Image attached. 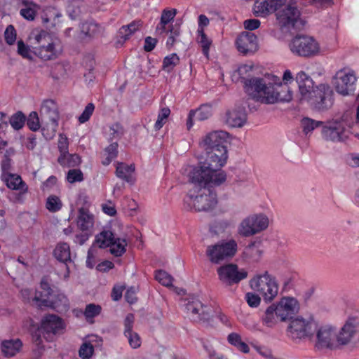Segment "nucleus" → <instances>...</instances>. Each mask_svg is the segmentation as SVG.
Returning a JSON list of instances; mask_svg holds the SVG:
<instances>
[{"label":"nucleus","instance_id":"14","mask_svg":"<svg viewBox=\"0 0 359 359\" xmlns=\"http://www.w3.org/2000/svg\"><path fill=\"white\" fill-rule=\"evenodd\" d=\"M316 324L313 320L297 318L291 320L287 328L289 335L294 339H302L313 337Z\"/></svg>","mask_w":359,"mask_h":359},{"label":"nucleus","instance_id":"20","mask_svg":"<svg viewBox=\"0 0 359 359\" xmlns=\"http://www.w3.org/2000/svg\"><path fill=\"white\" fill-rule=\"evenodd\" d=\"M229 137V133L223 130H217L208 133L200 142L203 149H226L224 143Z\"/></svg>","mask_w":359,"mask_h":359},{"label":"nucleus","instance_id":"25","mask_svg":"<svg viewBox=\"0 0 359 359\" xmlns=\"http://www.w3.org/2000/svg\"><path fill=\"white\" fill-rule=\"evenodd\" d=\"M212 114V106L209 104H201L196 110H191L189 113L187 126L190 129L193 126V118H195L197 121H205L208 119Z\"/></svg>","mask_w":359,"mask_h":359},{"label":"nucleus","instance_id":"49","mask_svg":"<svg viewBox=\"0 0 359 359\" xmlns=\"http://www.w3.org/2000/svg\"><path fill=\"white\" fill-rule=\"evenodd\" d=\"M46 206L50 212H55L61 209L62 203L57 196L52 195L48 197Z\"/></svg>","mask_w":359,"mask_h":359},{"label":"nucleus","instance_id":"23","mask_svg":"<svg viewBox=\"0 0 359 359\" xmlns=\"http://www.w3.org/2000/svg\"><path fill=\"white\" fill-rule=\"evenodd\" d=\"M283 0H256L253 6V13L257 17H265L276 12L278 6Z\"/></svg>","mask_w":359,"mask_h":359},{"label":"nucleus","instance_id":"61","mask_svg":"<svg viewBox=\"0 0 359 359\" xmlns=\"http://www.w3.org/2000/svg\"><path fill=\"white\" fill-rule=\"evenodd\" d=\"M125 336L128 338L129 344L133 348H137L140 346V338L137 333L132 332L125 334Z\"/></svg>","mask_w":359,"mask_h":359},{"label":"nucleus","instance_id":"4","mask_svg":"<svg viewBox=\"0 0 359 359\" xmlns=\"http://www.w3.org/2000/svg\"><path fill=\"white\" fill-rule=\"evenodd\" d=\"M64 329V323L61 318L54 314L45 316L41 327L32 334V341L39 350L44 348L42 338L48 341H53L55 336Z\"/></svg>","mask_w":359,"mask_h":359},{"label":"nucleus","instance_id":"34","mask_svg":"<svg viewBox=\"0 0 359 359\" xmlns=\"http://www.w3.org/2000/svg\"><path fill=\"white\" fill-rule=\"evenodd\" d=\"M53 255L60 262L67 264L71 262V253L69 245L66 243H62L57 245Z\"/></svg>","mask_w":359,"mask_h":359},{"label":"nucleus","instance_id":"56","mask_svg":"<svg viewBox=\"0 0 359 359\" xmlns=\"http://www.w3.org/2000/svg\"><path fill=\"white\" fill-rule=\"evenodd\" d=\"M5 41L9 45H12L16 40V32L12 25H8L4 32Z\"/></svg>","mask_w":359,"mask_h":359},{"label":"nucleus","instance_id":"26","mask_svg":"<svg viewBox=\"0 0 359 359\" xmlns=\"http://www.w3.org/2000/svg\"><path fill=\"white\" fill-rule=\"evenodd\" d=\"M244 84L246 90L252 95L253 99L258 101V97L262 95L266 86L264 80L261 78H252L250 79H244Z\"/></svg>","mask_w":359,"mask_h":359},{"label":"nucleus","instance_id":"16","mask_svg":"<svg viewBox=\"0 0 359 359\" xmlns=\"http://www.w3.org/2000/svg\"><path fill=\"white\" fill-rule=\"evenodd\" d=\"M217 273L219 280L226 286L239 283L248 277V272L244 269H239L234 264H228L218 268Z\"/></svg>","mask_w":359,"mask_h":359},{"label":"nucleus","instance_id":"62","mask_svg":"<svg viewBox=\"0 0 359 359\" xmlns=\"http://www.w3.org/2000/svg\"><path fill=\"white\" fill-rule=\"evenodd\" d=\"M135 317L133 313H128L124 320V334L132 332Z\"/></svg>","mask_w":359,"mask_h":359},{"label":"nucleus","instance_id":"47","mask_svg":"<svg viewBox=\"0 0 359 359\" xmlns=\"http://www.w3.org/2000/svg\"><path fill=\"white\" fill-rule=\"evenodd\" d=\"M323 124L322 121H317L310 118H304L301 121L302 128L306 134L313 131L315 128Z\"/></svg>","mask_w":359,"mask_h":359},{"label":"nucleus","instance_id":"2","mask_svg":"<svg viewBox=\"0 0 359 359\" xmlns=\"http://www.w3.org/2000/svg\"><path fill=\"white\" fill-rule=\"evenodd\" d=\"M192 188L184 198V205L187 210L195 211H208L217 204V195L210 188L215 186L210 180L201 178L198 182L194 181L189 177Z\"/></svg>","mask_w":359,"mask_h":359},{"label":"nucleus","instance_id":"27","mask_svg":"<svg viewBox=\"0 0 359 359\" xmlns=\"http://www.w3.org/2000/svg\"><path fill=\"white\" fill-rule=\"evenodd\" d=\"M296 81L298 84L301 95L304 98H307V95L313 89V81L312 79L304 72L302 71L297 74Z\"/></svg>","mask_w":359,"mask_h":359},{"label":"nucleus","instance_id":"57","mask_svg":"<svg viewBox=\"0 0 359 359\" xmlns=\"http://www.w3.org/2000/svg\"><path fill=\"white\" fill-rule=\"evenodd\" d=\"M177 14V10L172 8L171 10L164 9L162 11L161 16V21L162 24H169L175 17Z\"/></svg>","mask_w":359,"mask_h":359},{"label":"nucleus","instance_id":"9","mask_svg":"<svg viewBox=\"0 0 359 359\" xmlns=\"http://www.w3.org/2000/svg\"><path fill=\"white\" fill-rule=\"evenodd\" d=\"M251 287L258 292L266 302L272 301L278 294V286L267 271L250 280Z\"/></svg>","mask_w":359,"mask_h":359},{"label":"nucleus","instance_id":"19","mask_svg":"<svg viewBox=\"0 0 359 359\" xmlns=\"http://www.w3.org/2000/svg\"><path fill=\"white\" fill-rule=\"evenodd\" d=\"M281 88V91H278L274 86L266 85L262 95L258 97V102L264 104H273L278 102H290L292 99V95L287 86H278Z\"/></svg>","mask_w":359,"mask_h":359},{"label":"nucleus","instance_id":"39","mask_svg":"<svg viewBox=\"0 0 359 359\" xmlns=\"http://www.w3.org/2000/svg\"><path fill=\"white\" fill-rule=\"evenodd\" d=\"M114 233L111 231H102L96 236V242L101 248L109 247L116 239Z\"/></svg>","mask_w":359,"mask_h":359},{"label":"nucleus","instance_id":"6","mask_svg":"<svg viewBox=\"0 0 359 359\" xmlns=\"http://www.w3.org/2000/svg\"><path fill=\"white\" fill-rule=\"evenodd\" d=\"M34 41L33 52L41 60L47 61L57 57V44L46 31H40L34 36Z\"/></svg>","mask_w":359,"mask_h":359},{"label":"nucleus","instance_id":"21","mask_svg":"<svg viewBox=\"0 0 359 359\" xmlns=\"http://www.w3.org/2000/svg\"><path fill=\"white\" fill-rule=\"evenodd\" d=\"M236 44L239 52L246 55L257 50V38L249 32H243L236 39Z\"/></svg>","mask_w":359,"mask_h":359},{"label":"nucleus","instance_id":"45","mask_svg":"<svg viewBox=\"0 0 359 359\" xmlns=\"http://www.w3.org/2000/svg\"><path fill=\"white\" fill-rule=\"evenodd\" d=\"M101 311V306L91 303L86 305L83 314L87 321H89L90 319L99 316Z\"/></svg>","mask_w":359,"mask_h":359},{"label":"nucleus","instance_id":"59","mask_svg":"<svg viewBox=\"0 0 359 359\" xmlns=\"http://www.w3.org/2000/svg\"><path fill=\"white\" fill-rule=\"evenodd\" d=\"M110 135L111 139L120 138L124 133L123 126L119 123H115L110 127Z\"/></svg>","mask_w":359,"mask_h":359},{"label":"nucleus","instance_id":"3","mask_svg":"<svg viewBox=\"0 0 359 359\" xmlns=\"http://www.w3.org/2000/svg\"><path fill=\"white\" fill-rule=\"evenodd\" d=\"M299 311V304L294 297H284L277 304L269 306L262 316L263 323L268 327L274 326L278 320H290Z\"/></svg>","mask_w":359,"mask_h":359},{"label":"nucleus","instance_id":"24","mask_svg":"<svg viewBox=\"0 0 359 359\" xmlns=\"http://www.w3.org/2000/svg\"><path fill=\"white\" fill-rule=\"evenodd\" d=\"M247 121L245 109L238 107L228 110L225 114V123L231 128H241Z\"/></svg>","mask_w":359,"mask_h":359},{"label":"nucleus","instance_id":"60","mask_svg":"<svg viewBox=\"0 0 359 359\" xmlns=\"http://www.w3.org/2000/svg\"><path fill=\"white\" fill-rule=\"evenodd\" d=\"M245 299L250 307H257L261 301L259 296L252 292L246 293Z\"/></svg>","mask_w":359,"mask_h":359},{"label":"nucleus","instance_id":"41","mask_svg":"<svg viewBox=\"0 0 359 359\" xmlns=\"http://www.w3.org/2000/svg\"><path fill=\"white\" fill-rule=\"evenodd\" d=\"M81 31L86 36L94 37L100 33V27L95 22H86L81 25Z\"/></svg>","mask_w":359,"mask_h":359},{"label":"nucleus","instance_id":"40","mask_svg":"<svg viewBox=\"0 0 359 359\" xmlns=\"http://www.w3.org/2000/svg\"><path fill=\"white\" fill-rule=\"evenodd\" d=\"M127 242L124 238H116L109 246L110 252L116 257L121 256L126 250Z\"/></svg>","mask_w":359,"mask_h":359},{"label":"nucleus","instance_id":"1","mask_svg":"<svg viewBox=\"0 0 359 359\" xmlns=\"http://www.w3.org/2000/svg\"><path fill=\"white\" fill-rule=\"evenodd\" d=\"M206 151L205 160L200 167L194 168L189 173L194 181L198 182L201 178H207L215 185H220L226 179V175L220 168L226 163L228 155L226 149H204Z\"/></svg>","mask_w":359,"mask_h":359},{"label":"nucleus","instance_id":"18","mask_svg":"<svg viewBox=\"0 0 359 359\" xmlns=\"http://www.w3.org/2000/svg\"><path fill=\"white\" fill-rule=\"evenodd\" d=\"M322 136L326 141L343 142L348 137L349 131L343 121L329 122L322 128Z\"/></svg>","mask_w":359,"mask_h":359},{"label":"nucleus","instance_id":"42","mask_svg":"<svg viewBox=\"0 0 359 359\" xmlns=\"http://www.w3.org/2000/svg\"><path fill=\"white\" fill-rule=\"evenodd\" d=\"M180 62V58L176 53L166 56L163 61L162 69L168 72H171Z\"/></svg>","mask_w":359,"mask_h":359},{"label":"nucleus","instance_id":"31","mask_svg":"<svg viewBox=\"0 0 359 359\" xmlns=\"http://www.w3.org/2000/svg\"><path fill=\"white\" fill-rule=\"evenodd\" d=\"M135 172V165L131 164L130 165L123 163H118L116 168V175L118 178H121L128 183L133 184L134 179L133 174Z\"/></svg>","mask_w":359,"mask_h":359},{"label":"nucleus","instance_id":"36","mask_svg":"<svg viewBox=\"0 0 359 359\" xmlns=\"http://www.w3.org/2000/svg\"><path fill=\"white\" fill-rule=\"evenodd\" d=\"M6 185L8 188L19 190L20 191V196L25 194L27 191V186L22 181L19 175H11L6 180Z\"/></svg>","mask_w":359,"mask_h":359},{"label":"nucleus","instance_id":"63","mask_svg":"<svg viewBox=\"0 0 359 359\" xmlns=\"http://www.w3.org/2000/svg\"><path fill=\"white\" fill-rule=\"evenodd\" d=\"M131 32H130L126 27H125V25L122 26L117 34V38H118V43H123L126 40H128L131 36Z\"/></svg>","mask_w":359,"mask_h":359},{"label":"nucleus","instance_id":"52","mask_svg":"<svg viewBox=\"0 0 359 359\" xmlns=\"http://www.w3.org/2000/svg\"><path fill=\"white\" fill-rule=\"evenodd\" d=\"M67 180L71 184L82 182L83 174L79 169H71L67 172Z\"/></svg>","mask_w":359,"mask_h":359},{"label":"nucleus","instance_id":"12","mask_svg":"<svg viewBox=\"0 0 359 359\" xmlns=\"http://www.w3.org/2000/svg\"><path fill=\"white\" fill-rule=\"evenodd\" d=\"M337 330L330 325L320 327L315 335L314 348L317 351L337 348Z\"/></svg>","mask_w":359,"mask_h":359},{"label":"nucleus","instance_id":"32","mask_svg":"<svg viewBox=\"0 0 359 359\" xmlns=\"http://www.w3.org/2000/svg\"><path fill=\"white\" fill-rule=\"evenodd\" d=\"M77 224L82 231L88 230L93 226V216L87 208H79Z\"/></svg>","mask_w":359,"mask_h":359},{"label":"nucleus","instance_id":"35","mask_svg":"<svg viewBox=\"0 0 359 359\" xmlns=\"http://www.w3.org/2000/svg\"><path fill=\"white\" fill-rule=\"evenodd\" d=\"M41 291L36 292L35 297L33 298V302H35L37 306L39 303H41L43 298L49 299L50 297H52V294L54 293V291L50 287V285L46 278H43L41 279Z\"/></svg>","mask_w":359,"mask_h":359},{"label":"nucleus","instance_id":"11","mask_svg":"<svg viewBox=\"0 0 359 359\" xmlns=\"http://www.w3.org/2000/svg\"><path fill=\"white\" fill-rule=\"evenodd\" d=\"M289 47L292 53L300 57H311L319 51L318 42L306 35H297L290 41Z\"/></svg>","mask_w":359,"mask_h":359},{"label":"nucleus","instance_id":"44","mask_svg":"<svg viewBox=\"0 0 359 359\" xmlns=\"http://www.w3.org/2000/svg\"><path fill=\"white\" fill-rule=\"evenodd\" d=\"M197 40L202 47L203 54L208 56L212 41L208 38L207 35L204 32L203 29H198Z\"/></svg>","mask_w":359,"mask_h":359},{"label":"nucleus","instance_id":"22","mask_svg":"<svg viewBox=\"0 0 359 359\" xmlns=\"http://www.w3.org/2000/svg\"><path fill=\"white\" fill-rule=\"evenodd\" d=\"M38 307H50L57 312L67 310L69 308L68 299L64 294L53 293L50 298H43L41 303L38 304Z\"/></svg>","mask_w":359,"mask_h":359},{"label":"nucleus","instance_id":"8","mask_svg":"<svg viewBox=\"0 0 359 359\" xmlns=\"http://www.w3.org/2000/svg\"><path fill=\"white\" fill-rule=\"evenodd\" d=\"M41 114L48 119L46 126L41 128L42 135L46 140H50L55 135L60 119L56 102L53 100H44L41 107Z\"/></svg>","mask_w":359,"mask_h":359},{"label":"nucleus","instance_id":"50","mask_svg":"<svg viewBox=\"0 0 359 359\" xmlns=\"http://www.w3.org/2000/svg\"><path fill=\"white\" fill-rule=\"evenodd\" d=\"M170 114V110L168 107H164L161 109L158 115V118L154 125V128L156 130H160L163 126Z\"/></svg>","mask_w":359,"mask_h":359},{"label":"nucleus","instance_id":"58","mask_svg":"<svg viewBox=\"0 0 359 359\" xmlns=\"http://www.w3.org/2000/svg\"><path fill=\"white\" fill-rule=\"evenodd\" d=\"M18 53L24 58L32 59L29 47L22 40L18 41Z\"/></svg>","mask_w":359,"mask_h":359},{"label":"nucleus","instance_id":"55","mask_svg":"<svg viewBox=\"0 0 359 359\" xmlns=\"http://www.w3.org/2000/svg\"><path fill=\"white\" fill-rule=\"evenodd\" d=\"M95 109V105L93 103H88L85 107L83 111L79 117V121L84 123L88 121L92 116Z\"/></svg>","mask_w":359,"mask_h":359},{"label":"nucleus","instance_id":"43","mask_svg":"<svg viewBox=\"0 0 359 359\" xmlns=\"http://www.w3.org/2000/svg\"><path fill=\"white\" fill-rule=\"evenodd\" d=\"M118 147L117 142H113L105 148L104 151L107 156L102 161L104 165H109L112 160L116 158L118 155Z\"/></svg>","mask_w":359,"mask_h":359},{"label":"nucleus","instance_id":"17","mask_svg":"<svg viewBox=\"0 0 359 359\" xmlns=\"http://www.w3.org/2000/svg\"><path fill=\"white\" fill-rule=\"evenodd\" d=\"M269 219L264 215H254L245 219L239 227L240 234L244 236L255 235L268 227Z\"/></svg>","mask_w":359,"mask_h":359},{"label":"nucleus","instance_id":"54","mask_svg":"<svg viewBox=\"0 0 359 359\" xmlns=\"http://www.w3.org/2000/svg\"><path fill=\"white\" fill-rule=\"evenodd\" d=\"M57 147L60 153V156L67 155L69 153V141L65 135L60 134Z\"/></svg>","mask_w":359,"mask_h":359},{"label":"nucleus","instance_id":"33","mask_svg":"<svg viewBox=\"0 0 359 359\" xmlns=\"http://www.w3.org/2000/svg\"><path fill=\"white\" fill-rule=\"evenodd\" d=\"M355 330L351 323H346L339 333L337 332V348L339 345L348 344L353 337Z\"/></svg>","mask_w":359,"mask_h":359},{"label":"nucleus","instance_id":"53","mask_svg":"<svg viewBox=\"0 0 359 359\" xmlns=\"http://www.w3.org/2000/svg\"><path fill=\"white\" fill-rule=\"evenodd\" d=\"M170 36L167 40V46H172L176 41V38L180 34V27L179 25L169 26Z\"/></svg>","mask_w":359,"mask_h":359},{"label":"nucleus","instance_id":"7","mask_svg":"<svg viewBox=\"0 0 359 359\" xmlns=\"http://www.w3.org/2000/svg\"><path fill=\"white\" fill-rule=\"evenodd\" d=\"M238 245L236 241L231 239L222 241L207 247L206 256L213 264L231 259L236 253Z\"/></svg>","mask_w":359,"mask_h":359},{"label":"nucleus","instance_id":"5","mask_svg":"<svg viewBox=\"0 0 359 359\" xmlns=\"http://www.w3.org/2000/svg\"><path fill=\"white\" fill-rule=\"evenodd\" d=\"M301 13L295 0H283L276 10V16L279 25L287 29H296L302 25Z\"/></svg>","mask_w":359,"mask_h":359},{"label":"nucleus","instance_id":"37","mask_svg":"<svg viewBox=\"0 0 359 359\" xmlns=\"http://www.w3.org/2000/svg\"><path fill=\"white\" fill-rule=\"evenodd\" d=\"M22 3L25 8L20 10V15L26 20H33L39 7L29 0H22Z\"/></svg>","mask_w":359,"mask_h":359},{"label":"nucleus","instance_id":"64","mask_svg":"<svg viewBox=\"0 0 359 359\" xmlns=\"http://www.w3.org/2000/svg\"><path fill=\"white\" fill-rule=\"evenodd\" d=\"M243 25L245 29L252 31L260 26V21L257 19H249L244 21Z\"/></svg>","mask_w":359,"mask_h":359},{"label":"nucleus","instance_id":"38","mask_svg":"<svg viewBox=\"0 0 359 359\" xmlns=\"http://www.w3.org/2000/svg\"><path fill=\"white\" fill-rule=\"evenodd\" d=\"M57 162L62 167L74 168L79 165L81 163V158L76 154H71L67 153V155L60 156Z\"/></svg>","mask_w":359,"mask_h":359},{"label":"nucleus","instance_id":"13","mask_svg":"<svg viewBox=\"0 0 359 359\" xmlns=\"http://www.w3.org/2000/svg\"><path fill=\"white\" fill-rule=\"evenodd\" d=\"M357 77L353 70L345 69L338 71L333 78V85L336 91L346 96L353 93L355 89Z\"/></svg>","mask_w":359,"mask_h":359},{"label":"nucleus","instance_id":"30","mask_svg":"<svg viewBox=\"0 0 359 359\" xmlns=\"http://www.w3.org/2000/svg\"><path fill=\"white\" fill-rule=\"evenodd\" d=\"M22 346V343L19 339L3 341L1 351L6 357L14 356L18 353Z\"/></svg>","mask_w":359,"mask_h":359},{"label":"nucleus","instance_id":"28","mask_svg":"<svg viewBox=\"0 0 359 359\" xmlns=\"http://www.w3.org/2000/svg\"><path fill=\"white\" fill-rule=\"evenodd\" d=\"M262 250L261 248V243L254 241L250 243L245 247L243 251V256L245 259L249 262H258L262 257Z\"/></svg>","mask_w":359,"mask_h":359},{"label":"nucleus","instance_id":"10","mask_svg":"<svg viewBox=\"0 0 359 359\" xmlns=\"http://www.w3.org/2000/svg\"><path fill=\"white\" fill-rule=\"evenodd\" d=\"M333 90L328 84H320L307 95L311 104L318 111L330 108L334 102Z\"/></svg>","mask_w":359,"mask_h":359},{"label":"nucleus","instance_id":"46","mask_svg":"<svg viewBox=\"0 0 359 359\" xmlns=\"http://www.w3.org/2000/svg\"><path fill=\"white\" fill-rule=\"evenodd\" d=\"M26 121V116L21 111L14 114L9 119L11 126L15 129H21Z\"/></svg>","mask_w":359,"mask_h":359},{"label":"nucleus","instance_id":"29","mask_svg":"<svg viewBox=\"0 0 359 359\" xmlns=\"http://www.w3.org/2000/svg\"><path fill=\"white\" fill-rule=\"evenodd\" d=\"M93 342H102V339L97 336H93V339L84 341L80 346L79 350V355L82 359H90L93 353L94 349L96 345H94Z\"/></svg>","mask_w":359,"mask_h":359},{"label":"nucleus","instance_id":"48","mask_svg":"<svg viewBox=\"0 0 359 359\" xmlns=\"http://www.w3.org/2000/svg\"><path fill=\"white\" fill-rule=\"evenodd\" d=\"M156 280L165 287L172 285L173 278L163 270H158L155 273Z\"/></svg>","mask_w":359,"mask_h":359},{"label":"nucleus","instance_id":"51","mask_svg":"<svg viewBox=\"0 0 359 359\" xmlns=\"http://www.w3.org/2000/svg\"><path fill=\"white\" fill-rule=\"evenodd\" d=\"M26 121L28 128L32 131H36L41 128L39 118L36 111H32Z\"/></svg>","mask_w":359,"mask_h":359},{"label":"nucleus","instance_id":"15","mask_svg":"<svg viewBox=\"0 0 359 359\" xmlns=\"http://www.w3.org/2000/svg\"><path fill=\"white\" fill-rule=\"evenodd\" d=\"M184 304L187 314L194 322L208 321L210 319L211 309L202 304L196 297H191L185 299Z\"/></svg>","mask_w":359,"mask_h":359}]
</instances>
